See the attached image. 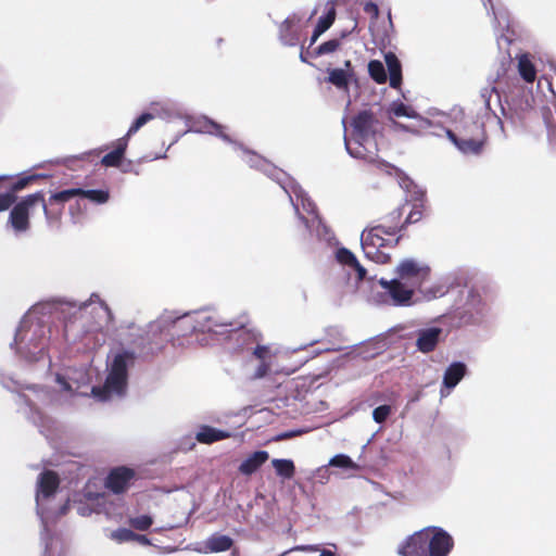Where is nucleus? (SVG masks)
Here are the masks:
<instances>
[{"label": "nucleus", "instance_id": "1", "mask_svg": "<svg viewBox=\"0 0 556 556\" xmlns=\"http://www.w3.org/2000/svg\"><path fill=\"white\" fill-rule=\"evenodd\" d=\"M395 277L391 280L381 278L379 285L387 290L393 304L407 306L412 304L415 291L430 279L431 268L414 258L402 260L394 269Z\"/></svg>", "mask_w": 556, "mask_h": 556}, {"label": "nucleus", "instance_id": "2", "mask_svg": "<svg viewBox=\"0 0 556 556\" xmlns=\"http://www.w3.org/2000/svg\"><path fill=\"white\" fill-rule=\"evenodd\" d=\"M41 205L48 222L59 220L62 214V207L51 206L47 203L43 191L24 197L20 202L14 203L9 215V224L16 232H25L30 227L29 211L35 205Z\"/></svg>", "mask_w": 556, "mask_h": 556}, {"label": "nucleus", "instance_id": "3", "mask_svg": "<svg viewBox=\"0 0 556 556\" xmlns=\"http://www.w3.org/2000/svg\"><path fill=\"white\" fill-rule=\"evenodd\" d=\"M378 119L370 110L358 112L351 121L353 144L345 141L346 150L355 159L374 162V156L366 152L365 142L375 139Z\"/></svg>", "mask_w": 556, "mask_h": 556}, {"label": "nucleus", "instance_id": "4", "mask_svg": "<svg viewBox=\"0 0 556 556\" xmlns=\"http://www.w3.org/2000/svg\"><path fill=\"white\" fill-rule=\"evenodd\" d=\"M135 353L123 351L115 355L103 387H93L92 394L100 401H106L112 393L122 394L127 384L128 365L135 362Z\"/></svg>", "mask_w": 556, "mask_h": 556}, {"label": "nucleus", "instance_id": "5", "mask_svg": "<svg viewBox=\"0 0 556 556\" xmlns=\"http://www.w3.org/2000/svg\"><path fill=\"white\" fill-rule=\"evenodd\" d=\"M402 237L403 235L386 236L384 230L374 225L363 230L362 249L367 258L378 264H388L391 262V255L386 252V249L396 248Z\"/></svg>", "mask_w": 556, "mask_h": 556}, {"label": "nucleus", "instance_id": "6", "mask_svg": "<svg viewBox=\"0 0 556 556\" xmlns=\"http://www.w3.org/2000/svg\"><path fill=\"white\" fill-rule=\"evenodd\" d=\"M445 132L464 154H481L488 140L484 125L473 119L465 121L457 132L450 129H446Z\"/></svg>", "mask_w": 556, "mask_h": 556}, {"label": "nucleus", "instance_id": "7", "mask_svg": "<svg viewBox=\"0 0 556 556\" xmlns=\"http://www.w3.org/2000/svg\"><path fill=\"white\" fill-rule=\"evenodd\" d=\"M232 326V323L220 321L217 316L207 312L185 315L174 321V327L189 330L190 332L224 333L233 330Z\"/></svg>", "mask_w": 556, "mask_h": 556}, {"label": "nucleus", "instance_id": "8", "mask_svg": "<svg viewBox=\"0 0 556 556\" xmlns=\"http://www.w3.org/2000/svg\"><path fill=\"white\" fill-rule=\"evenodd\" d=\"M75 197L86 198L97 204L108 202L110 194L108 190H84L81 188L66 189L53 193L49 198L51 206L64 207V204Z\"/></svg>", "mask_w": 556, "mask_h": 556}, {"label": "nucleus", "instance_id": "9", "mask_svg": "<svg viewBox=\"0 0 556 556\" xmlns=\"http://www.w3.org/2000/svg\"><path fill=\"white\" fill-rule=\"evenodd\" d=\"M389 114L393 115L395 117L404 116V117L413 118L416 121V125H414V126L404 125L399 122H393L394 127L396 129H401L404 131L417 134V132L427 130L431 126L430 121L419 116L412 106L406 105L403 102H393L389 109Z\"/></svg>", "mask_w": 556, "mask_h": 556}, {"label": "nucleus", "instance_id": "10", "mask_svg": "<svg viewBox=\"0 0 556 556\" xmlns=\"http://www.w3.org/2000/svg\"><path fill=\"white\" fill-rule=\"evenodd\" d=\"M426 530L429 556H447L454 547L452 535L440 527L429 526Z\"/></svg>", "mask_w": 556, "mask_h": 556}, {"label": "nucleus", "instance_id": "11", "mask_svg": "<svg viewBox=\"0 0 556 556\" xmlns=\"http://www.w3.org/2000/svg\"><path fill=\"white\" fill-rule=\"evenodd\" d=\"M135 476L136 472L131 468L125 466L116 467L109 472L104 485L114 494H123L129 488Z\"/></svg>", "mask_w": 556, "mask_h": 556}, {"label": "nucleus", "instance_id": "12", "mask_svg": "<svg viewBox=\"0 0 556 556\" xmlns=\"http://www.w3.org/2000/svg\"><path fill=\"white\" fill-rule=\"evenodd\" d=\"M401 556H429L426 528L408 535L397 547Z\"/></svg>", "mask_w": 556, "mask_h": 556}, {"label": "nucleus", "instance_id": "13", "mask_svg": "<svg viewBox=\"0 0 556 556\" xmlns=\"http://www.w3.org/2000/svg\"><path fill=\"white\" fill-rule=\"evenodd\" d=\"M406 204L397 206L383 215L379 223L376 225L377 227L384 230L386 236H400L406 229L404 213H405Z\"/></svg>", "mask_w": 556, "mask_h": 556}, {"label": "nucleus", "instance_id": "14", "mask_svg": "<svg viewBox=\"0 0 556 556\" xmlns=\"http://www.w3.org/2000/svg\"><path fill=\"white\" fill-rule=\"evenodd\" d=\"M442 329L439 327H431L427 329H420L417 333L416 346L422 353H430L435 350Z\"/></svg>", "mask_w": 556, "mask_h": 556}, {"label": "nucleus", "instance_id": "15", "mask_svg": "<svg viewBox=\"0 0 556 556\" xmlns=\"http://www.w3.org/2000/svg\"><path fill=\"white\" fill-rule=\"evenodd\" d=\"M60 485L59 475L53 470L42 471L37 481V497L42 495L45 498L51 497Z\"/></svg>", "mask_w": 556, "mask_h": 556}, {"label": "nucleus", "instance_id": "16", "mask_svg": "<svg viewBox=\"0 0 556 556\" xmlns=\"http://www.w3.org/2000/svg\"><path fill=\"white\" fill-rule=\"evenodd\" d=\"M233 545V540L224 534L215 533L203 542V547L199 549L202 553H220L230 549Z\"/></svg>", "mask_w": 556, "mask_h": 556}, {"label": "nucleus", "instance_id": "17", "mask_svg": "<svg viewBox=\"0 0 556 556\" xmlns=\"http://www.w3.org/2000/svg\"><path fill=\"white\" fill-rule=\"evenodd\" d=\"M269 458L266 451H256L250 454L239 466V471L242 475L251 476L256 472Z\"/></svg>", "mask_w": 556, "mask_h": 556}, {"label": "nucleus", "instance_id": "18", "mask_svg": "<svg viewBox=\"0 0 556 556\" xmlns=\"http://www.w3.org/2000/svg\"><path fill=\"white\" fill-rule=\"evenodd\" d=\"M127 146L128 139L126 137L119 138L116 141L113 151L106 153L101 159V164L106 167H117L124 159Z\"/></svg>", "mask_w": 556, "mask_h": 556}, {"label": "nucleus", "instance_id": "19", "mask_svg": "<svg viewBox=\"0 0 556 556\" xmlns=\"http://www.w3.org/2000/svg\"><path fill=\"white\" fill-rule=\"evenodd\" d=\"M337 261L342 264L353 268L357 274V279L359 281L364 280L366 277V269L359 264L356 256L346 248H340L336 252Z\"/></svg>", "mask_w": 556, "mask_h": 556}, {"label": "nucleus", "instance_id": "20", "mask_svg": "<svg viewBox=\"0 0 556 556\" xmlns=\"http://www.w3.org/2000/svg\"><path fill=\"white\" fill-rule=\"evenodd\" d=\"M467 367L464 363H452L445 370L443 376V386L447 389L455 388L466 375Z\"/></svg>", "mask_w": 556, "mask_h": 556}, {"label": "nucleus", "instance_id": "21", "mask_svg": "<svg viewBox=\"0 0 556 556\" xmlns=\"http://www.w3.org/2000/svg\"><path fill=\"white\" fill-rule=\"evenodd\" d=\"M229 437V432L206 425L201 426L195 434L197 441L203 444H212Z\"/></svg>", "mask_w": 556, "mask_h": 556}, {"label": "nucleus", "instance_id": "22", "mask_svg": "<svg viewBox=\"0 0 556 556\" xmlns=\"http://www.w3.org/2000/svg\"><path fill=\"white\" fill-rule=\"evenodd\" d=\"M384 60H386L388 71L390 74V87L397 89V88H400V86L402 84L401 63H400L397 56L392 52L387 53L384 56Z\"/></svg>", "mask_w": 556, "mask_h": 556}, {"label": "nucleus", "instance_id": "23", "mask_svg": "<svg viewBox=\"0 0 556 556\" xmlns=\"http://www.w3.org/2000/svg\"><path fill=\"white\" fill-rule=\"evenodd\" d=\"M357 26L356 22H353V26L350 30H344L341 33L340 38H333L328 41H325L324 43L319 45L314 52L312 53L313 56H320L324 54H329L334 51H337L341 46V40L348 37Z\"/></svg>", "mask_w": 556, "mask_h": 556}, {"label": "nucleus", "instance_id": "24", "mask_svg": "<svg viewBox=\"0 0 556 556\" xmlns=\"http://www.w3.org/2000/svg\"><path fill=\"white\" fill-rule=\"evenodd\" d=\"M271 465L276 475L282 479H292L295 475V466L293 460L286 458H274Z\"/></svg>", "mask_w": 556, "mask_h": 556}, {"label": "nucleus", "instance_id": "25", "mask_svg": "<svg viewBox=\"0 0 556 556\" xmlns=\"http://www.w3.org/2000/svg\"><path fill=\"white\" fill-rule=\"evenodd\" d=\"M518 72L527 83H533L536 78V70L528 54H522L518 59Z\"/></svg>", "mask_w": 556, "mask_h": 556}, {"label": "nucleus", "instance_id": "26", "mask_svg": "<svg viewBox=\"0 0 556 556\" xmlns=\"http://www.w3.org/2000/svg\"><path fill=\"white\" fill-rule=\"evenodd\" d=\"M351 74L343 68H333L329 71L327 80L339 89H346Z\"/></svg>", "mask_w": 556, "mask_h": 556}, {"label": "nucleus", "instance_id": "27", "mask_svg": "<svg viewBox=\"0 0 556 556\" xmlns=\"http://www.w3.org/2000/svg\"><path fill=\"white\" fill-rule=\"evenodd\" d=\"M368 73H369V76L377 84H384L387 81V79H388L384 66L378 60H371L368 63Z\"/></svg>", "mask_w": 556, "mask_h": 556}, {"label": "nucleus", "instance_id": "28", "mask_svg": "<svg viewBox=\"0 0 556 556\" xmlns=\"http://www.w3.org/2000/svg\"><path fill=\"white\" fill-rule=\"evenodd\" d=\"M40 178H43V175L31 174L20 177L15 182L11 185L9 192H13V194L16 195L18 191L25 189L27 186L31 185L33 182Z\"/></svg>", "mask_w": 556, "mask_h": 556}, {"label": "nucleus", "instance_id": "29", "mask_svg": "<svg viewBox=\"0 0 556 556\" xmlns=\"http://www.w3.org/2000/svg\"><path fill=\"white\" fill-rule=\"evenodd\" d=\"M425 212V203L424 200H419L418 202H415L412 205L410 211L408 212L407 216L404 218L406 227L412 224L418 223Z\"/></svg>", "mask_w": 556, "mask_h": 556}, {"label": "nucleus", "instance_id": "30", "mask_svg": "<svg viewBox=\"0 0 556 556\" xmlns=\"http://www.w3.org/2000/svg\"><path fill=\"white\" fill-rule=\"evenodd\" d=\"M203 131L216 135L222 138L224 141L231 142L230 137L225 132V127L210 119L203 121V127L201 128Z\"/></svg>", "mask_w": 556, "mask_h": 556}, {"label": "nucleus", "instance_id": "31", "mask_svg": "<svg viewBox=\"0 0 556 556\" xmlns=\"http://www.w3.org/2000/svg\"><path fill=\"white\" fill-rule=\"evenodd\" d=\"M336 8L333 4H331L327 13L324 16L319 17L318 23L315 27L317 28V33H325L326 30H328L336 20Z\"/></svg>", "mask_w": 556, "mask_h": 556}, {"label": "nucleus", "instance_id": "32", "mask_svg": "<svg viewBox=\"0 0 556 556\" xmlns=\"http://www.w3.org/2000/svg\"><path fill=\"white\" fill-rule=\"evenodd\" d=\"M128 523L131 528L138 531H147L153 525V519L149 515H141L134 518H129Z\"/></svg>", "mask_w": 556, "mask_h": 556}, {"label": "nucleus", "instance_id": "33", "mask_svg": "<svg viewBox=\"0 0 556 556\" xmlns=\"http://www.w3.org/2000/svg\"><path fill=\"white\" fill-rule=\"evenodd\" d=\"M154 115L151 113H142L139 117L135 119V122L129 127L127 134L124 136L127 139L136 134L142 126H144L148 122L152 121Z\"/></svg>", "mask_w": 556, "mask_h": 556}, {"label": "nucleus", "instance_id": "34", "mask_svg": "<svg viewBox=\"0 0 556 556\" xmlns=\"http://www.w3.org/2000/svg\"><path fill=\"white\" fill-rule=\"evenodd\" d=\"M329 464L331 466L345 468V469L355 467V464L353 463L351 457H349L348 455H344V454H339V455L333 456Z\"/></svg>", "mask_w": 556, "mask_h": 556}, {"label": "nucleus", "instance_id": "35", "mask_svg": "<svg viewBox=\"0 0 556 556\" xmlns=\"http://www.w3.org/2000/svg\"><path fill=\"white\" fill-rule=\"evenodd\" d=\"M390 414H391V406L380 405L374 409L372 418L377 424H382L387 420V418L389 417Z\"/></svg>", "mask_w": 556, "mask_h": 556}, {"label": "nucleus", "instance_id": "36", "mask_svg": "<svg viewBox=\"0 0 556 556\" xmlns=\"http://www.w3.org/2000/svg\"><path fill=\"white\" fill-rule=\"evenodd\" d=\"M291 27L292 22L290 20H286L281 25L280 38L285 45L294 46L296 43V39L288 35Z\"/></svg>", "mask_w": 556, "mask_h": 556}, {"label": "nucleus", "instance_id": "37", "mask_svg": "<svg viewBox=\"0 0 556 556\" xmlns=\"http://www.w3.org/2000/svg\"><path fill=\"white\" fill-rule=\"evenodd\" d=\"M136 533L130 529L119 528L113 532L112 538L118 542L134 541Z\"/></svg>", "mask_w": 556, "mask_h": 556}, {"label": "nucleus", "instance_id": "38", "mask_svg": "<svg viewBox=\"0 0 556 556\" xmlns=\"http://www.w3.org/2000/svg\"><path fill=\"white\" fill-rule=\"evenodd\" d=\"M16 202V195L13 192L0 193V212L9 210Z\"/></svg>", "mask_w": 556, "mask_h": 556}, {"label": "nucleus", "instance_id": "39", "mask_svg": "<svg viewBox=\"0 0 556 556\" xmlns=\"http://www.w3.org/2000/svg\"><path fill=\"white\" fill-rule=\"evenodd\" d=\"M253 355L260 359L265 361L269 356V348L266 345H256V348L253 350Z\"/></svg>", "mask_w": 556, "mask_h": 556}, {"label": "nucleus", "instance_id": "40", "mask_svg": "<svg viewBox=\"0 0 556 556\" xmlns=\"http://www.w3.org/2000/svg\"><path fill=\"white\" fill-rule=\"evenodd\" d=\"M269 370V366L267 364H265L264 362L258 366L257 370H256V377H263L267 374V371Z\"/></svg>", "mask_w": 556, "mask_h": 556}, {"label": "nucleus", "instance_id": "41", "mask_svg": "<svg viewBox=\"0 0 556 556\" xmlns=\"http://www.w3.org/2000/svg\"><path fill=\"white\" fill-rule=\"evenodd\" d=\"M134 541H138L141 544H149L150 543L149 539L146 535L137 534V533H136V536H135Z\"/></svg>", "mask_w": 556, "mask_h": 556}, {"label": "nucleus", "instance_id": "42", "mask_svg": "<svg viewBox=\"0 0 556 556\" xmlns=\"http://www.w3.org/2000/svg\"><path fill=\"white\" fill-rule=\"evenodd\" d=\"M323 34L324 33H319V31L317 33V28H315L314 31H313V35L311 37L309 46H313L317 41L319 36L323 35Z\"/></svg>", "mask_w": 556, "mask_h": 556}, {"label": "nucleus", "instance_id": "43", "mask_svg": "<svg viewBox=\"0 0 556 556\" xmlns=\"http://www.w3.org/2000/svg\"><path fill=\"white\" fill-rule=\"evenodd\" d=\"M317 553L318 552H313V556H334V553L330 549H323L318 555Z\"/></svg>", "mask_w": 556, "mask_h": 556}, {"label": "nucleus", "instance_id": "44", "mask_svg": "<svg viewBox=\"0 0 556 556\" xmlns=\"http://www.w3.org/2000/svg\"><path fill=\"white\" fill-rule=\"evenodd\" d=\"M344 67H345V71H348V73H350L352 75V63L350 60H346L344 62Z\"/></svg>", "mask_w": 556, "mask_h": 556}, {"label": "nucleus", "instance_id": "45", "mask_svg": "<svg viewBox=\"0 0 556 556\" xmlns=\"http://www.w3.org/2000/svg\"><path fill=\"white\" fill-rule=\"evenodd\" d=\"M308 53H309L308 51H306V52H304L303 50L301 51L300 59H301L302 62H307V54Z\"/></svg>", "mask_w": 556, "mask_h": 556}, {"label": "nucleus", "instance_id": "46", "mask_svg": "<svg viewBox=\"0 0 556 556\" xmlns=\"http://www.w3.org/2000/svg\"><path fill=\"white\" fill-rule=\"evenodd\" d=\"M10 178H11L10 176H5V175L0 176V182H1V181H4V180H8V179H10Z\"/></svg>", "mask_w": 556, "mask_h": 556}, {"label": "nucleus", "instance_id": "47", "mask_svg": "<svg viewBox=\"0 0 556 556\" xmlns=\"http://www.w3.org/2000/svg\"><path fill=\"white\" fill-rule=\"evenodd\" d=\"M241 334L250 336V333L248 331H242Z\"/></svg>", "mask_w": 556, "mask_h": 556}]
</instances>
